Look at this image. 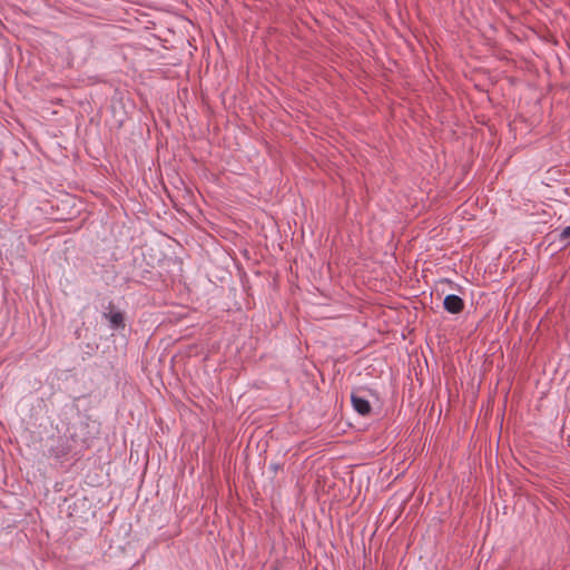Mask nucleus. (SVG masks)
<instances>
[{"instance_id":"f257e3e1","label":"nucleus","mask_w":570,"mask_h":570,"mask_svg":"<svg viewBox=\"0 0 570 570\" xmlns=\"http://www.w3.org/2000/svg\"><path fill=\"white\" fill-rule=\"evenodd\" d=\"M358 415H373L379 417L382 412L383 403L377 392L371 389H358Z\"/></svg>"},{"instance_id":"f03ea898","label":"nucleus","mask_w":570,"mask_h":570,"mask_svg":"<svg viewBox=\"0 0 570 570\" xmlns=\"http://www.w3.org/2000/svg\"><path fill=\"white\" fill-rule=\"evenodd\" d=\"M443 308L450 314H459L464 309V301L455 294H449L443 299Z\"/></svg>"},{"instance_id":"7ed1b4c3","label":"nucleus","mask_w":570,"mask_h":570,"mask_svg":"<svg viewBox=\"0 0 570 570\" xmlns=\"http://www.w3.org/2000/svg\"><path fill=\"white\" fill-rule=\"evenodd\" d=\"M107 317L112 327H115V328L121 327L122 328L125 326L122 313L111 312L110 314L107 315Z\"/></svg>"},{"instance_id":"20e7f679","label":"nucleus","mask_w":570,"mask_h":570,"mask_svg":"<svg viewBox=\"0 0 570 570\" xmlns=\"http://www.w3.org/2000/svg\"><path fill=\"white\" fill-rule=\"evenodd\" d=\"M569 238H570V226H567L560 232L558 239L560 243L568 244Z\"/></svg>"},{"instance_id":"39448f33","label":"nucleus","mask_w":570,"mask_h":570,"mask_svg":"<svg viewBox=\"0 0 570 570\" xmlns=\"http://www.w3.org/2000/svg\"><path fill=\"white\" fill-rule=\"evenodd\" d=\"M356 402H357L356 392L353 391V392H351V403L355 410H356Z\"/></svg>"},{"instance_id":"423d86ee","label":"nucleus","mask_w":570,"mask_h":570,"mask_svg":"<svg viewBox=\"0 0 570 570\" xmlns=\"http://www.w3.org/2000/svg\"><path fill=\"white\" fill-rule=\"evenodd\" d=\"M348 534L351 535V540H353V530H351Z\"/></svg>"}]
</instances>
